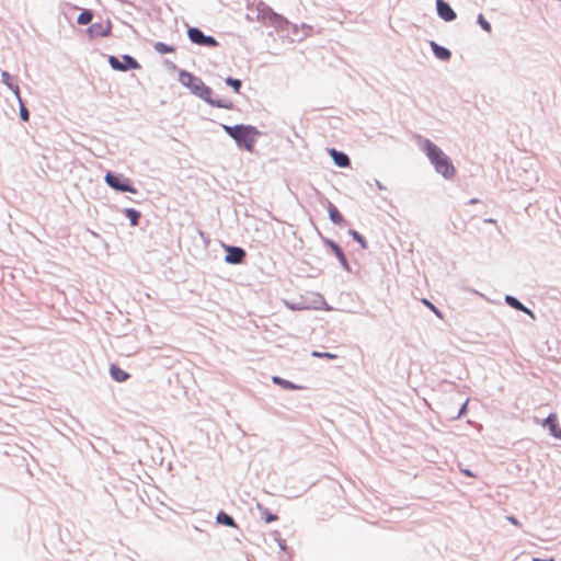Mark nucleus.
<instances>
[{
  "label": "nucleus",
  "instance_id": "obj_6",
  "mask_svg": "<svg viewBox=\"0 0 561 561\" xmlns=\"http://www.w3.org/2000/svg\"><path fill=\"white\" fill-rule=\"evenodd\" d=\"M226 262L230 264H240L245 257V251L238 247H227Z\"/></svg>",
  "mask_w": 561,
  "mask_h": 561
},
{
  "label": "nucleus",
  "instance_id": "obj_12",
  "mask_svg": "<svg viewBox=\"0 0 561 561\" xmlns=\"http://www.w3.org/2000/svg\"><path fill=\"white\" fill-rule=\"evenodd\" d=\"M329 217L335 225L342 226L344 224V218L337 208L333 204H329L328 206Z\"/></svg>",
  "mask_w": 561,
  "mask_h": 561
},
{
  "label": "nucleus",
  "instance_id": "obj_11",
  "mask_svg": "<svg viewBox=\"0 0 561 561\" xmlns=\"http://www.w3.org/2000/svg\"><path fill=\"white\" fill-rule=\"evenodd\" d=\"M111 377L117 382H124L129 378V374L119 368L116 364L110 367Z\"/></svg>",
  "mask_w": 561,
  "mask_h": 561
},
{
  "label": "nucleus",
  "instance_id": "obj_5",
  "mask_svg": "<svg viewBox=\"0 0 561 561\" xmlns=\"http://www.w3.org/2000/svg\"><path fill=\"white\" fill-rule=\"evenodd\" d=\"M188 38L197 45L201 46H209L216 47L218 46V42L213 36H206L204 33L197 27H190L187 30Z\"/></svg>",
  "mask_w": 561,
  "mask_h": 561
},
{
  "label": "nucleus",
  "instance_id": "obj_33",
  "mask_svg": "<svg viewBox=\"0 0 561 561\" xmlns=\"http://www.w3.org/2000/svg\"><path fill=\"white\" fill-rule=\"evenodd\" d=\"M533 561H553V560H552V559H549V560H541V559L535 558V559H533Z\"/></svg>",
  "mask_w": 561,
  "mask_h": 561
},
{
  "label": "nucleus",
  "instance_id": "obj_32",
  "mask_svg": "<svg viewBox=\"0 0 561 561\" xmlns=\"http://www.w3.org/2000/svg\"><path fill=\"white\" fill-rule=\"evenodd\" d=\"M279 547H280V549H282V550H285V549H286V547H285V545H284V541H280V542H279Z\"/></svg>",
  "mask_w": 561,
  "mask_h": 561
},
{
  "label": "nucleus",
  "instance_id": "obj_23",
  "mask_svg": "<svg viewBox=\"0 0 561 561\" xmlns=\"http://www.w3.org/2000/svg\"><path fill=\"white\" fill-rule=\"evenodd\" d=\"M350 234L360 244V247L363 249L367 248V241L365 240V238L360 233H358L355 230H351Z\"/></svg>",
  "mask_w": 561,
  "mask_h": 561
},
{
  "label": "nucleus",
  "instance_id": "obj_24",
  "mask_svg": "<svg viewBox=\"0 0 561 561\" xmlns=\"http://www.w3.org/2000/svg\"><path fill=\"white\" fill-rule=\"evenodd\" d=\"M312 356L319 357V358H328V359H335L336 355L332 353H321V352H312Z\"/></svg>",
  "mask_w": 561,
  "mask_h": 561
},
{
  "label": "nucleus",
  "instance_id": "obj_26",
  "mask_svg": "<svg viewBox=\"0 0 561 561\" xmlns=\"http://www.w3.org/2000/svg\"><path fill=\"white\" fill-rule=\"evenodd\" d=\"M28 111L27 108L22 104L20 110V116L22 121L27 122L28 121Z\"/></svg>",
  "mask_w": 561,
  "mask_h": 561
},
{
  "label": "nucleus",
  "instance_id": "obj_17",
  "mask_svg": "<svg viewBox=\"0 0 561 561\" xmlns=\"http://www.w3.org/2000/svg\"><path fill=\"white\" fill-rule=\"evenodd\" d=\"M505 300H506V302H507L511 307H513V308H515V309H517V310H522V311H524V312H526V313L531 314V312H530V311H529V310H528V309H527L523 304H520V302H519L515 297H513V296H506Z\"/></svg>",
  "mask_w": 561,
  "mask_h": 561
},
{
  "label": "nucleus",
  "instance_id": "obj_10",
  "mask_svg": "<svg viewBox=\"0 0 561 561\" xmlns=\"http://www.w3.org/2000/svg\"><path fill=\"white\" fill-rule=\"evenodd\" d=\"M330 156L332 157L334 163L337 165V167H341V168H346L350 165V159L348 157L341 152V151H337L335 149H331L330 150Z\"/></svg>",
  "mask_w": 561,
  "mask_h": 561
},
{
  "label": "nucleus",
  "instance_id": "obj_19",
  "mask_svg": "<svg viewBox=\"0 0 561 561\" xmlns=\"http://www.w3.org/2000/svg\"><path fill=\"white\" fill-rule=\"evenodd\" d=\"M92 18H93V15H92V13L89 10H83L79 14V16L77 19V22L79 24H81V25H87V24H89L92 21Z\"/></svg>",
  "mask_w": 561,
  "mask_h": 561
},
{
  "label": "nucleus",
  "instance_id": "obj_21",
  "mask_svg": "<svg viewBox=\"0 0 561 561\" xmlns=\"http://www.w3.org/2000/svg\"><path fill=\"white\" fill-rule=\"evenodd\" d=\"M154 48L157 51L161 53V54H170V53H173L174 51V48L164 44V43H157L154 45Z\"/></svg>",
  "mask_w": 561,
  "mask_h": 561
},
{
  "label": "nucleus",
  "instance_id": "obj_22",
  "mask_svg": "<svg viewBox=\"0 0 561 561\" xmlns=\"http://www.w3.org/2000/svg\"><path fill=\"white\" fill-rule=\"evenodd\" d=\"M226 83L230 85L236 93H240L241 81L239 79H233L229 77L226 79Z\"/></svg>",
  "mask_w": 561,
  "mask_h": 561
},
{
  "label": "nucleus",
  "instance_id": "obj_27",
  "mask_svg": "<svg viewBox=\"0 0 561 561\" xmlns=\"http://www.w3.org/2000/svg\"><path fill=\"white\" fill-rule=\"evenodd\" d=\"M332 248H333V250H334L335 254L339 256V259H340L341 261L345 262V256H344V254H343L342 250L340 249V247H339V245H336V244H332Z\"/></svg>",
  "mask_w": 561,
  "mask_h": 561
},
{
  "label": "nucleus",
  "instance_id": "obj_13",
  "mask_svg": "<svg viewBox=\"0 0 561 561\" xmlns=\"http://www.w3.org/2000/svg\"><path fill=\"white\" fill-rule=\"evenodd\" d=\"M543 425L549 427L550 433L553 436H556V437L561 436V433L558 431V417H557V415L553 414V415L548 416L545 420Z\"/></svg>",
  "mask_w": 561,
  "mask_h": 561
},
{
  "label": "nucleus",
  "instance_id": "obj_1",
  "mask_svg": "<svg viewBox=\"0 0 561 561\" xmlns=\"http://www.w3.org/2000/svg\"><path fill=\"white\" fill-rule=\"evenodd\" d=\"M179 80L184 87L188 88L192 93L199 96L210 105L227 110H231L233 107L231 101L214 98L213 90L207 87L201 78L192 75L191 72L185 70L180 71Z\"/></svg>",
  "mask_w": 561,
  "mask_h": 561
},
{
  "label": "nucleus",
  "instance_id": "obj_9",
  "mask_svg": "<svg viewBox=\"0 0 561 561\" xmlns=\"http://www.w3.org/2000/svg\"><path fill=\"white\" fill-rule=\"evenodd\" d=\"M111 26L101 23H94L88 28L90 37H105L110 34Z\"/></svg>",
  "mask_w": 561,
  "mask_h": 561
},
{
  "label": "nucleus",
  "instance_id": "obj_2",
  "mask_svg": "<svg viewBox=\"0 0 561 561\" xmlns=\"http://www.w3.org/2000/svg\"><path fill=\"white\" fill-rule=\"evenodd\" d=\"M423 149L438 173H440L445 179L454 178L456 169L440 148L431 140H425Z\"/></svg>",
  "mask_w": 561,
  "mask_h": 561
},
{
  "label": "nucleus",
  "instance_id": "obj_29",
  "mask_svg": "<svg viewBox=\"0 0 561 561\" xmlns=\"http://www.w3.org/2000/svg\"><path fill=\"white\" fill-rule=\"evenodd\" d=\"M507 520H508L511 524H513L514 526H517V527H519V526H520L519 522H518L514 516H508V517H507Z\"/></svg>",
  "mask_w": 561,
  "mask_h": 561
},
{
  "label": "nucleus",
  "instance_id": "obj_15",
  "mask_svg": "<svg viewBox=\"0 0 561 561\" xmlns=\"http://www.w3.org/2000/svg\"><path fill=\"white\" fill-rule=\"evenodd\" d=\"M256 508L259 510L261 517L265 523L270 524L278 519L277 515L272 514L267 508H265L262 504H257Z\"/></svg>",
  "mask_w": 561,
  "mask_h": 561
},
{
  "label": "nucleus",
  "instance_id": "obj_4",
  "mask_svg": "<svg viewBox=\"0 0 561 561\" xmlns=\"http://www.w3.org/2000/svg\"><path fill=\"white\" fill-rule=\"evenodd\" d=\"M105 182L112 188L119 192H129L137 193V190L130 184L128 179L123 178L122 175H116L111 172H107L105 175Z\"/></svg>",
  "mask_w": 561,
  "mask_h": 561
},
{
  "label": "nucleus",
  "instance_id": "obj_7",
  "mask_svg": "<svg viewBox=\"0 0 561 561\" xmlns=\"http://www.w3.org/2000/svg\"><path fill=\"white\" fill-rule=\"evenodd\" d=\"M125 64H122L116 57L110 58L112 68L116 70H127L128 68H138V62L130 56H124Z\"/></svg>",
  "mask_w": 561,
  "mask_h": 561
},
{
  "label": "nucleus",
  "instance_id": "obj_25",
  "mask_svg": "<svg viewBox=\"0 0 561 561\" xmlns=\"http://www.w3.org/2000/svg\"><path fill=\"white\" fill-rule=\"evenodd\" d=\"M478 22L484 31H491V24L488 21H485L482 14L479 15Z\"/></svg>",
  "mask_w": 561,
  "mask_h": 561
},
{
  "label": "nucleus",
  "instance_id": "obj_18",
  "mask_svg": "<svg viewBox=\"0 0 561 561\" xmlns=\"http://www.w3.org/2000/svg\"><path fill=\"white\" fill-rule=\"evenodd\" d=\"M217 522L219 524H224L226 526L236 527V523H234L233 518L224 512H220L217 515Z\"/></svg>",
  "mask_w": 561,
  "mask_h": 561
},
{
  "label": "nucleus",
  "instance_id": "obj_28",
  "mask_svg": "<svg viewBox=\"0 0 561 561\" xmlns=\"http://www.w3.org/2000/svg\"><path fill=\"white\" fill-rule=\"evenodd\" d=\"M2 80L3 82L11 89H13L11 82H10V75L8 72H2Z\"/></svg>",
  "mask_w": 561,
  "mask_h": 561
},
{
  "label": "nucleus",
  "instance_id": "obj_31",
  "mask_svg": "<svg viewBox=\"0 0 561 561\" xmlns=\"http://www.w3.org/2000/svg\"><path fill=\"white\" fill-rule=\"evenodd\" d=\"M462 472L468 477H474V474L468 469H463Z\"/></svg>",
  "mask_w": 561,
  "mask_h": 561
},
{
  "label": "nucleus",
  "instance_id": "obj_30",
  "mask_svg": "<svg viewBox=\"0 0 561 561\" xmlns=\"http://www.w3.org/2000/svg\"><path fill=\"white\" fill-rule=\"evenodd\" d=\"M424 304L426 306H428L435 313H438V310L436 309V307L434 305H432L430 301L424 300Z\"/></svg>",
  "mask_w": 561,
  "mask_h": 561
},
{
  "label": "nucleus",
  "instance_id": "obj_14",
  "mask_svg": "<svg viewBox=\"0 0 561 561\" xmlns=\"http://www.w3.org/2000/svg\"><path fill=\"white\" fill-rule=\"evenodd\" d=\"M431 46L433 48V51H434L435 56L438 59L447 60V59L450 58V51L447 48L442 47V46L437 45L434 42H432Z\"/></svg>",
  "mask_w": 561,
  "mask_h": 561
},
{
  "label": "nucleus",
  "instance_id": "obj_20",
  "mask_svg": "<svg viewBox=\"0 0 561 561\" xmlns=\"http://www.w3.org/2000/svg\"><path fill=\"white\" fill-rule=\"evenodd\" d=\"M125 213H126V216L130 219L131 225L137 226L140 214L137 210L130 209V208L126 209Z\"/></svg>",
  "mask_w": 561,
  "mask_h": 561
},
{
  "label": "nucleus",
  "instance_id": "obj_16",
  "mask_svg": "<svg viewBox=\"0 0 561 561\" xmlns=\"http://www.w3.org/2000/svg\"><path fill=\"white\" fill-rule=\"evenodd\" d=\"M272 380H273L274 383L283 387L284 389L294 390V389H300L301 388L299 386L294 385L293 382H290L288 380L282 379L280 377H277V376H274L272 378Z\"/></svg>",
  "mask_w": 561,
  "mask_h": 561
},
{
  "label": "nucleus",
  "instance_id": "obj_8",
  "mask_svg": "<svg viewBox=\"0 0 561 561\" xmlns=\"http://www.w3.org/2000/svg\"><path fill=\"white\" fill-rule=\"evenodd\" d=\"M436 5H437L438 15L443 20L453 21L456 19V13L454 12V10L450 8V5L447 2H445L444 0H437Z\"/></svg>",
  "mask_w": 561,
  "mask_h": 561
},
{
  "label": "nucleus",
  "instance_id": "obj_3",
  "mask_svg": "<svg viewBox=\"0 0 561 561\" xmlns=\"http://www.w3.org/2000/svg\"><path fill=\"white\" fill-rule=\"evenodd\" d=\"M224 130L236 140L240 148L253 151L256 139L261 133L250 125L222 126Z\"/></svg>",
  "mask_w": 561,
  "mask_h": 561
}]
</instances>
